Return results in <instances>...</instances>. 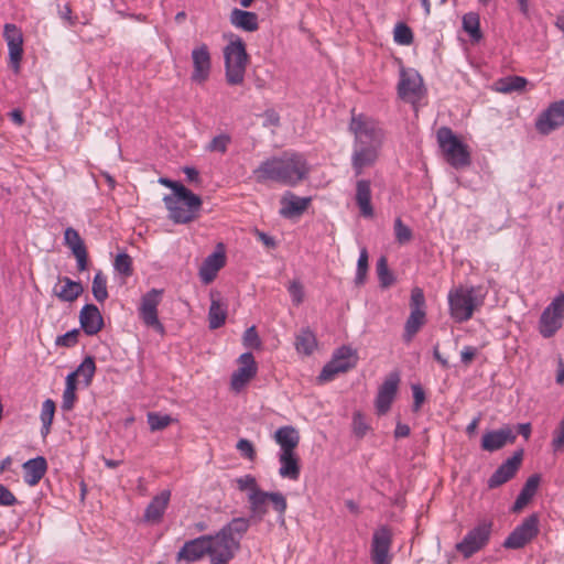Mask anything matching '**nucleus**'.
I'll return each instance as SVG.
<instances>
[{
  "mask_svg": "<svg viewBox=\"0 0 564 564\" xmlns=\"http://www.w3.org/2000/svg\"><path fill=\"white\" fill-rule=\"evenodd\" d=\"M349 128L355 134L351 165L358 176L365 169L376 163L382 144L383 132L378 122L364 115H354Z\"/></svg>",
  "mask_w": 564,
  "mask_h": 564,
  "instance_id": "1",
  "label": "nucleus"
},
{
  "mask_svg": "<svg viewBox=\"0 0 564 564\" xmlns=\"http://www.w3.org/2000/svg\"><path fill=\"white\" fill-rule=\"evenodd\" d=\"M308 165L302 154L284 152L280 156H271L262 161L252 171L254 181L259 184L275 182L285 186H295L308 175Z\"/></svg>",
  "mask_w": 564,
  "mask_h": 564,
  "instance_id": "2",
  "label": "nucleus"
},
{
  "mask_svg": "<svg viewBox=\"0 0 564 564\" xmlns=\"http://www.w3.org/2000/svg\"><path fill=\"white\" fill-rule=\"evenodd\" d=\"M250 522L246 518H234L216 534H206L207 555L212 564H228L240 547V540L248 531Z\"/></svg>",
  "mask_w": 564,
  "mask_h": 564,
  "instance_id": "3",
  "label": "nucleus"
},
{
  "mask_svg": "<svg viewBox=\"0 0 564 564\" xmlns=\"http://www.w3.org/2000/svg\"><path fill=\"white\" fill-rule=\"evenodd\" d=\"M224 58L226 82L231 86L241 85L245 82L249 55L239 36H230L229 43L224 47Z\"/></svg>",
  "mask_w": 564,
  "mask_h": 564,
  "instance_id": "4",
  "label": "nucleus"
},
{
  "mask_svg": "<svg viewBox=\"0 0 564 564\" xmlns=\"http://www.w3.org/2000/svg\"><path fill=\"white\" fill-rule=\"evenodd\" d=\"M475 288H454L448 292L449 314L457 323L471 318L476 307L482 304L484 299L475 294Z\"/></svg>",
  "mask_w": 564,
  "mask_h": 564,
  "instance_id": "5",
  "label": "nucleus"
},
{
  "mask_svg": "<svg viewBox=\"0 0 564 564\" xmlns=\"http://www.w3.org/2000/svg\"><path fill=\"white\" fill-rule=\"evenodd\" d=\"M436 139L446 161L455 169L468 166L470 154L453 130L448 127H441L436 132Z\"/></svg>",
  "mask_w": 564,
  "mask_h": 564,
  "instance_id": "6",
  "label": "nucleus"
},
{
  "mask_svg": "<svg viewBox=\"0 0 564 564\" xmlns=\"http://www.w3.org/2000/svg\"><path fill=\"white\" fill-rule=\"evenodd\" d=\"M248 501L251 516L262 520L268 512L267 503L270 501L279 514V521L284 523V514L288 508L285 497L281 492H268L258 490L248 494Z\"/></svg>",
  "mask_w": 564,
  "mask_h": 564,
  "instance_id": "7",
  "label": "nucleus"
},
{
  "mask_svg": "<svg viewBox=\"0 0 564 564\" xmlns=\"http://www.w3.org/2000/svg\"><path fill=\"white\" fill-rule=\"evenodd\" d=\"M356 364V351L348 346H341L334 352L332 360L324 366L318 376V380L321 382L330 381L338 373H344L354 368Z\"/></svg>",
  "mask_w": 564,
  "mask_h": 564,
  "instance_id": "8",
  "label": "nucleus"
},
{
  "mask_svg": "<svg viewBox=\"0 0 564 564\" xmlns=\"http://www.w3.org/2000/svg\"><path fill=\"white\" fill-rule=\"evenodd\" d=\"M564 319V293L557 294L544 308L539 322V329L544 338L552 337L561 327Z\"/></svg>",
  "mask_w": 564,
  "mask_h": 564,
  "instance_id": "9",
  "label": "nucleus"
},
{
  "mask_svg": "<svg viewBox=\"0 0 564 564\" xmlns=\"http://www.w3.org/2000/svg\"><path fill=\"white\" fill-rule=\"evenodd\" d=\"M540 519L538 513L527 517L507 536L503 546L510 550H519L529 544L540 532Z\"/></svg>",
  "mask_w": 564,
  "mask_h": 564,
  "instance_id": "10",
  "label": "nucleus"
},
{
  "mask_svg": "<svg viewBox=\"0 0 564 564\" xmlns=\"http://www.w3.org/2000/svg\"><path fill=\"white\" fill-rule=\"evenodd\" d=\"M163 202L169 210V217L175 224H188L197 217L202 206V199L198 196L197 204H191L189 199L180 196H164Z\"/></svg>",
  "mask_w": 564,
  "mask_h": 564,
  "instance_id": "11",
  "label": "nucleus"
},
{
  "mask_svg": "<svg viewBox=\"0 0 564 564\" xmlns=\"http://www.w3.org/2000/svg\"><path fill=\"white\" fill-rule=\"evenodd\" d=\"M162 290L152 289L147 292L139 306V317L147 327H151L160 334L164 333V326L158 316V306L161 302Z\"/></svg>",
  "mask_w": 564,
  "mask_h": 564,
  "instance_id": "12",
  "label": "nucleus"
},
{
  "mask_svg": "<svg viewBox=\"0 0 564 564\" xmlns=\"http://www.w3.org/2000/svg\"><path fill=\"white\" fill-rule=\"evenodd\" d=\"M491 522H480L465 535L462 542L456 544V550L465 557H470L488 543L491 534Z\"/></svg>",
  "mask_w": 564,
  "mask_h": 564,
  "instance_id": "13",
  "label": "nucleus"
},
{
  "mask_svg": "<svg viewBox=\"0 0 564 564\" xmlns=\"http://www.w3.org/2000/svg\"><path fill=\"white\" fill-rule=\"evenodd\" d=\"M398 94L406 101H415L423 94V80L414 69H401L398 83Z\"/></svg>",
  "mask_w": 564,
  "mask_h": 564,
  "instance_id": "14",
  "label": "nucleus"
},
{
  "mask_svg": "<svg viewBox=\"0 0 564 564\" xmlns=\"http://www.w3.org/2000/svg\"><path fill=\"white\" fill-rule=\"evenodd\" d=\"M239 367L231 375L230 386L235 392H240L256 377L258 366L251 352H245L238 358Z\"/></svg>",
  "mask_w": 564,
  "mask_h": 564,
  "instance_id": "15",
  "label": "nucleus"
},
{
  "mask_svg": "<svg viewBox=\"0 0 564 564\" xmlns=\"http://www.w3.org/2000/svg\"><path fill=\"white\" fill-rule=\"evenodd\" d=\"M193 72L191 75L192 82L196 84H204L210 75L212 57L209 48L205 43L195 46L192 50Z\"/></svg>",
  "mask_w": 564,
  "mask_h": 564,
  "instance_id": "16",
  "label": "nucleus"
},
{
  "mask_svg": "<svg viewBox=\"0 0 564 564\" xmlns=\"http://www.w3.org/2000/svg\"><path fill=\"white\" fill-rule=\"evenodd\" d=\"M564 124V100L555 101L544 110L535 122L536 130L549 134Z\"/></svg>",
  "mask_w": 564,
  "mask_h": 564,
  "instance_id": "17",
  "label": "nucleus"
},
{
  "mask_svg": "<svg viewBox=\"0 0 564 564\" xmlns=\"http://www.w3.org/2000/svg\"><path fill=\"white\" fill-rule=\"evenodd\" d=\"M391 543L392 534L388 527L382 525L373 532L370 552L372 564H390Z\"/></svg>",
  "mask_w": 564,
  "mask_h": 564,
  "instance_id": "18",
  "label": "nucleus"
},
{
  "mask_svg": "<svg viewBox=\"0 0 564 564\" xmlns=\"http://www.w3.org/2000/svg\"><path fill=\"white\" fill-rule=\"evenodd\" d=\"M3 37L8 44L10 66L18 73L23 55L22 32L15 24L7 23L3 29Z\"/></svg>",
  "mask_w": 564,
  "mask_h": 564,
  "instance_id": "19",
  "label": "nucleus"
},
{
  "mask_svg": "<svg viewBox=\"0 0 564 564\" xmlns=\"http://www.w3.org/2000/svg\"><path fill=\"white\" fill-rule=\"evenodd\" d=\"M522 456V451H518L503 462L488 479V487L494 489L510 480L519 469Z\"/></svg>",
  "mask_w": 564,
  "mask_h": 564,
  "instance_id": "20",
  "label": "nucleus"
},
{
  "mask_svg": "<svg viewBox=\"0 0 564 564\" xmlns=\"http://www.w3.org/2000/svg\"><path fill=\"white\" fill-rule=\"evenodd\" d=\"M517 438L516 432L509 425L499 430L485 433L481 440V448L487 452H496L507 444H512Z\"/></svg>",
  "mask_w": 564,
  "mask_h": 564,
  "instance_id": "21",
  "label": "nucleus"
},
{
  "mask_svg": "<svg viewBox=\"0 0 564 564\" xmlns=\"http://www.w3.org/2000/svg\"><path fill=\"white\" fill-rule=\"evenodd\" d=\"M400 377L398 373H390L378 390L376 398V409L379 414L389 411L398 391Z\"/></svg>",
  "mask_w": 564,
  "mask_h": 564,
  "instance_id": "22",
  "label": "nucleus"
},
{
  "mask_svg": "<svg viewBox=\"0 0 564 564\" xmlns=\"http://www.w3.org/2000/svg\"><path fill=\"white\" fill-rule=\"evenodd\" d=\"M64 243L72 250L73 256L77 261V269L85 271L88 265V254L84 240L78 231L73 227H68L64 232Z\"/></svg>",
  "mask_w": 564,
  "mask_h": 564,
  "instance_id": "23",
  "label": "nucleus"
},
{
  "mask_svg": "<svg viewBox=\"0 0 564 564\" xmlns=\"http://www.w3.org/2000/svg\"><path fill=\"white\" fill-rule=\"evenodd\" d=\"M206 535H200L196 539L189 540L184 543L177 552V561L196 562L204 555H207L208 544Z\"/></svg>",
  "mask_w": 564,
  "mask_h": 564,
  "instance_id": "24",
  "label": "nucleus"
},
{
  "mask_svg": "<svg viewBox=\"0 0 564 564\" xmlns=\"http://www.w3.org/2000/svg\"><path fill=\"white\" fill-rule=\"evenodd\" d=\"M280 215L284 218H292L302 215L311 203L310 197H300L292 192H286L281 197Z\"/></svg>",
  "mask_w": 564,
  "mask_h": 564,
  "instance_id": "25",
  "label": "nucleus"
},
{
  "mask_svg": "<svg viewBox=\"0 0 564 564\" xmlns=\"http://www.w3.org/2000/svg\"><path fill=\"white\" fill-rule=\"evenodd\" d=\"M79 322L84 332L89 335H96L104 326L102 316L98 307L94 304H86L79 313Z\"/></svg>",
  "mask_w": 564,
  "mask_h": 564,
  "instance_id": "26",
  "label": "nucleus"
},
{
  "mask_svg": "<svg viewBox=\"0 0 564 564\" xmlns=\"http://www.w3.org/2000/svg\"><path fill=\"white\" fill-rule=\"evenodd\" d=\"M171 499L170 490H162L154 496L144 510L143 519L150 523H159L169 506Z\"/></svg>",
  "mask_w": 564,
  "mask_h": 564,
  "instance_id": "27",
  "label": "nucleus"
},
{
  "mask_svg": "<svg viewBox=\"0 0 564 564\" xmlns=\"http://www.w3.org/2000/svg\"><path fill=\"white\" fill-rule=\"evenodd\" d=\"M278 458L280 463V477L293 481L297 480L301 474V466L296 453H279Z\"/></svg>",
  "mask_w": 564,
  "mask_h": 564,
  "instance_id": "28",
  "label": "nucleus"
},
{
  "mask_svg": "<svg viewBox=\"0 0 564 564\" xmlns=\"http://www.w3.org/2000/svg\"><path fill=\"white\" fill-rule=\"evenodd\" d=\"M47 469L46 459L42 456L29 459L23 464L24 481L29 486H35L43 478Z\"/></svg>",
  "mask_w": 564,
  "mask_h": 564,
  "instance_id": "29",
  "label": "nucleus"
},
{
  "mask_svg": "<svg viewBox=\"0 0 564 564\" xmlns=\"http://www.w3.org/2000/svg\"><path fill=\"white\" fill-rule=\"evenodd\" d=\"M356 204L360 209L361 216L371 218L373 207L371 205V185L368 180H359L356 184Z\"/></svg>",
  "mask_w": 564,
  "mask_h": 564,
  "instance_id": "30",
  "label": "nucleus"
},
{
  "mask_svg": "<svg viewBox=\"0 0 564 564\" xmlns=\"http://www.w3.org/2000/svg\"><path fill=\"white\" fill-rule=\"evenodd\" d=\"M274 440L280 446L279 453H294L300 442V435L294 427L282 426L275 431Z\"/></svg>",
  "mask_w": 564,
  "mask_h": 564,
  "instance_id": "31",
  "label": "nucleus"
},
{
  "mask_svg": "<svg viewBox=\"0 0 564 564\" xmlns=\"http://www.w3.org/2000/svg\"><path fill=\"white\" fill-rule=\"evenodd\" d=\"M224 264L225 254L223 252H213L204 260L199 269L200 280L204 283H210Z\"/></svg>",
  "mask_w": 564,
  "mask_h": 564,
  "instance_id": "32",
  "label": "nucleus"
},
{
  "mask_svg": "<svg viewBox=\"0 0 564 564\" xmlns=\"http://www.w3.org/2000/svg\"><path fill=\"white\" fill-rule=\"evenodd\" d=\"M230 22L234 26L247 32L258 30V15L251 11L234 9L230 13Z\"/></svg>",
  "mask_w": 564,
  "mask_h": 564,
  "instance_id": "33",
  "label": "nucleus"
},
{
  "mask_svg": "<svg viewBox=\"0 0 564 564\" xmlns=\"http://www.w3.org/2000/svg\"><path fill=\"white\" fill-rule=\"evenodd\" d=\"M64 283L61 289L54 288V294L64 302H74L84 292V288L80 282L70 280L64 276L59 280Z\"/></svg>",
  "mask_w": 564,
  "mask_h": 564,
  "instance_id": "34",
  "label": "nucleus"
},
{
  "mask_svg": "<svg viewBox=\"0 0 564 564\" xmlns=\"http://www.w3.org/2000/svg\"><path fill=\"white\" fill-rule=\"evenodd\" d=\"M539 482L540 477L538 475H532L528 478L512 506L514 512H519L529 503L538 490Z\"/></svg>",
  "mask_w": 564,
  "mask_h": 564,
  "instance_id": "35",
  "label": "nucleus"
},
{
  "mask_svg": "<svg viewBox=\"0 0 564 564\" xmlns=\"http://www.w3.org/2000/svg\"><path fill=\"white\" fill-rule=\"evenodd\" d=\"M295 349L299 354L310 356L317 347L315 334L308 328H302L295 336Z\"/></svg>",
  "mask_w": 564,
  "mask_h": 564,
  "instance_id": "36",
  "label": "nucleus"
},
{
  "mask_svg": "<svg viewBox=\"0 0 564 564\" xmlns=\"http://www.w3.org/2000/svg\"><path fill=\"white\" fill-rule=\"evenodd\" d=\"M227 317V305L220 300L212 299L208 311V322L210 329H217L223 326Z\"/></svg>",
  "mask_w": 564,
  "mask_h": 564,
  "instance_id": "37",
  "label": "nucleus"
},
{
  "mask_svg": "<svg viewBox=\"0 0 564 564\" xmlns=\"http://www.w3.org/2000/svg\"><path fill=\"white\" fill-rule=\"evenodd\" d=\"M425 323V311H411L404 325V340L411 341Z\"/></svg>",
  "mask_w": 564,
  "mask_h": 564,
  "instance_id": "38",
  "label": "nucleus"
},
{
  "mask_svg": "<svg viewBox=\"0 0 564 564\" xmlns=\"http://www.w3.org/2000/svg\"><path fill=\"white\" fill-rule=\"evenodd\" d=\"M95 371H96L95 360L91 356H87L82 361V364L76 368V370L70 372L69 375H74L73 376L74 383L77 384V379L79 377H83L85 384L88 386L91 382Z\"/></svg>",
  "mask_w": 564,
  "mask_h": 564,
  "instance_id": "39",
  "label": "nucleus"
},
{
  "mask_svg": "<svg viewBox=\"0 0 564 564\" xmlns=\"http://www.w3.org/2000/svg\"><path fill=\"white\" fill-rule=\"evenodd\" d=\"M159 183L171 188L173 191L172 196H180L181 198H187L189 199L191 204H197L198 202V195L191 192L188 188H186L183 184L176 181H172L166 177H160Z\"/></svg>",
  "mask_w": 564,
  "mask_h": 564,
  "instance_id": "40",
  "label": "nucleus"
},
{
  "mask_svg": "<svg viewBox=\"0 0 564 564\" xmlns=\"http://www.w3.org/2000/svg\"><path fill=\"white\" fill-rule=\"evenodd\" d=\"M528 80L521 76H507L497 82V90L503 94L524 89Z\"/></svg>",
  "mask_w": 564,
  "mask_h": 564,
  "instance_id": "41",
  "label": "nucleus"
},
{
  "mask_svg": "<svg viewBox=\"0 0 564 564\" xmlns=\"http://www.w3.org/2000/svg\"><path fill=\"white\" fill-rule=\"evenodd\" d=\"M462 23L464 31L469 34L471 40L479 41L482 37L478 13L468 12L464 14Z\"/></svg>",
  "mask_w": 564,
  "mask_h": 564,
  "instance_id": "42",
  "label": "nucleus"
},
{
  "mask_svg": "<svg viewBox=\"0 0 564 564\" xmlns=\"http://www.w3.org/2000/svg\"><path fill=\"white\" fill-rule=\"evenodd\" d=\"M55 408H56L55 402L51 399H46L42 403L40 419L42 422L41 435L43 437H45L51 431V425L53 423V419H54V414H55Z\"/></svg>",
  "mask_w": 564,
  "mask_h": 564,
  "instance_id": "43",
  "label": "nucleus"
},
{
  "mask_svg": "<svg viewBox=\"0 0 564 564\" xmlns=\"http://www.w3.org/2000/svg\"><path fill=\"white\" fill-rule=\"evenodd\" d=\"M74 375H67L65 389L62 395V410L65 412L72 411L74 409L75 402L77 400L76 389L77 384L73 381Z\"/></svg>",
  "mask_w": 564,
  "mask_h": 564,
  "instance_id": "44",
  "label": "nucleus"
},
{
  "mask_svg": "<svg viewBox=\"0 0 564 564\" xmlns=\"http://www.w3.org/2000/svg\"><path fill=\"white\" fill-rule=\"evenodd\" d=\"M91 292L97 302H105L108 297L107 278L101 271H98L93 280Z\"/></svg>",
  "mask_w": 564,
  "mask_h": 564,
  "instance_id": "45",
  "label": "nucleus"
},
{
  "mask_svg": "<svg viewBox=\"0 0 564 564\" xmlns=\"http://www.w3.org/2000/svg\"><path fill=\"white\" fill-rule=\"evenodd\" d=\"M231 143V137L228 133H220L214 137L210 142L206 145V151L226 153L229 144Z\"/></svg>",
  "mask_w": 564,
  "mask_h": 564,
  "instance_id": "46",
  "label": "nucleus"
},
{
  "mask_svg": "<svg viewBox=\"0 0 564 564\" xmlns=\"http://www.w3.org/2000/svg\"><path fill=\"white\" fill-rule=\"evenodd\" d=\"M113 268L121 275L130 276L133 272L131 257L126 252L118 253L113 262Z\"/></svg>",
  "mask_w": 564,
  "mask_h": 564,
  "instance_id": "47",
  "label": "nucleus"
},
{
  "mask_svg": "<svg viewBox=\"0 0 564 564\" xmlns=\"http://www.w3.org/2000/svg\"><path fill=\"white\" fill-rule=\"evenodd\" d=\"M368 271V251L366 248H362L359 253V258L357 261V270L355 276V283L357 285H362L366 281V275Z\"/></svg>",
  "mask_w": 564,
  "mask_h": 564,
  "instance_id": "48",
  "label": "nucleus"
},
{
  "mask_svg": "<svg viewBox=\"0 0 564 564\" xmlns=\"http://www.w3.org/2000/svg\"><path fill=\"white\" fill-rule=\"evenodd\" d=\"M393 37L400 45H410L413 42L412 30L404 23H398L395 25Z\"/></svg>",
  "mask_w": 564,
  "mask_h": 564,
  "instance_id": "49",
  "label": "nucleus"
},
{
  "mask_svg": "<svg viewBox=\"0 0 564 564\" xmlns=\"http://www.w3.org/2000/svg\"><path fill=\"white\" fill-rule=\"evenodd\" d=\"M377 273L381 286L387 288L392 284L393 276L388 269L387 259L381 257L377 262Z\"/></svg>",
  "mask_w": 564,
  "mask_h": 564,
  "instance_id": "50",
  "label": "nucleus"
},
{
  "mask_svg": "<svg viewBox=\"0 0 564 564\" xmlns=\"http://www.w3.org/2000/svg\"><path fill=\"white\" fill-rule=\"evenodd\" d=\"M172 422V417L167 414H159V413H149L148 414V423L150 425L151 431H160L165 429Z\"/></svg>",
  "mask_w": 564,
  "mask_h": 564,
  "instance_id": "51",
  "label": "nucleus"
},
{
  "mask_svg": "<svg viewBox=\"0 0 564 564\" xmlns=\"http://www.w3.org/2000/svg\"><path fill=\"white\" fill-rule=\"evenodd\" d=\"M394 235L395 239L399 243L403 245L411 240L412 238V230L403 224L401 218H397L394 220Z\"/></svg>",
  "mask_w": 564,
  "mask_h": 564,
  "instance_id": "52",
  "label": "nucleus"
},
{
  "mask_svg": "<svg viewBox=\"0 0 564 564\" xmlns=\"http://www.w3.org/2000/svg\"><path fill=\"white\" fill-rule=\"evenodd\" d=\"M288 291L294 305H300L304 301V289L300 281L294 280L289 283Z\"/></svg>",
  "mask_w": 564,
  "mask_h": 564,
  "instance_id": "53",
  "label": "nucleus"
},
{
  "mask_svg": "<svg viewBox=\"0 0 564 564\" xmlns=\"http://www.w3.org/2000/svg\"><path fill=\"white\" fill-rule=\"evenodd\" d=\"M551 445L554 452H560L564 448V415L553 432V440Z\"/></svg>",
  "mask_w": 564,
  "mask_h": 564,
  "instance_id": "54",
  "label": "nucleus"
},
{
  "mask_svg": "<svg viewBox=\"0 0 564 564\" xmlns=\"http://www.w3.org/2000/svg\"><path fill=\"white\" fill-rule=\"evenodd\" d=\"M238 489L241 491L248 490L249 492L258 491L260 488L258 487L257 480L252 475H245L237 479Z\"/></svg>",
  "mask_w": 564,
  "mask_h": 564,
  "instance_id": "55",
  "label": "nucleus"
},
{
  "mask_svg": "<svg viewBox=\"0 0 564 564\" xmlns=\"http://www.w3.org/2000/svg\"><path fill=\"white\" fill-rule=\"evenodd\" d=\"M236 448L239 451L241 456L248 458L249 460H253L256 458L254 447L249 440L240 438L236 445Z\"/></svg>",
  "mask_w": 564,
  "mask_h": 564,
  "instance_id": "56",
  "label": "nucleus"
},
{
  "mask_svg": "<svg viewBox=\"0 0 564 564\" xmlns=\"http://www.w3.org/2000/svg\"><path fill=\"white\" fill-rule=\"evenodd\" d=\"M352 430L357 437H364L369 430V425L359 412L352 416Z\"/></svg>",
  "mask_w": 564,
  "mask_h": 564,
  "instance_id": "57",
  "label": "nucleus"
},
{
  "mask_svg": "<svg viewBox=\"0 0 564 564\" xmlns=\"http://www.w3.org/2000/svg\"><path fill=\"white\" fill-rule=\"evenodd\" d=\"M242 339H243V345L246 347L259 348L261 346V340L259 338V335H258L254 326H251L246 329Z\"/></svg>",
  "mask_w": 564,
  "mask_h": 564,
  "instance_id": "58",
  "label": "nucleus"
},
{
  "mask_svg": "<svg viewBox=\"0 0 564 564\" xmlns=\"http://www.w3.org/2000/svg\"><path fill=\"white\" fill-rule=\"evenodd\" d=\"M425 297L424 293L420 288H414L411 292L410 307L411 311H424Z\"/></svg>",
  "mask_w": 564,
  "mask_h": 564,
  "instance_id": "59",
  "label": "nucleus"
},
{
  "mask_svg": "<svg viewBox=\"0 0 564 564\" xmlns=\"http://www.w3.org/2000/svg\"><path fill=\"white\" fill-rule=\"evenodd\" d=\"M79 330L73 329L56 338L57 346L72 347L78 340Z\"/></svg>",
  "mask_w": 564,
  "mask_h": 564,
  "instance_id": "60",
  "label": "nucleus"
},
{
  "mask_svg": "<svg viewBox=\"0 0 564 564\" xmlns=\"http://www.w3.org/2000/svg\"><path fill=\"white\" fill-rule=\"evenodd\" d=\"M18 503L17 497L4 485L0 484V506L12 507Z\"/></svg>",
  "mask_w": 564,
  "mask_h": 564,
  "instance_id": "61",
  "label": "nucleus"
},
{
  "mask_svg": "<svg viewBox=\"0 0 564 564\" xmlns=\"http://www.w3.org/2000/svg\"><path fill=\"white\" fill-rule=\"evenodd\" d=\"M413 410L419 411L425 401V392L420 384L412 386Z\"/></svg>",
  "mask_w": 564,
  "mask_h": 564,
  "instance_id": "62",
  "label": "nucleus"
},
{
  "mask_svg": "<svg viewBox=\"0 0 564 564\" xmlns=\"http://www.w3.org/2000/svg\"><path fill=\"white\" fill-rule=\"evenodd\" d=\"M253 234L257 237V239L263 243V246L265 248L274 249L276 247V245H278L276 240L272 236H270L259 229H254Z\"/></svg>",
  "mask_w": 564,
  "mask_h": 564,
  "instance_id": "63",
  "label": "nucleus"
},
{
  "mask_svg": "<svg viewBox=\"0 0 564 564\" xmlns=\"http://www.w3.org/2000/svg\"><path fill=\"white\" fill-rule=\"evenodd\" d=\"M476 355H477V348H475L473 346H465L460 352L462 362L465 366H468L473 361V359L475 358Z\"/></svg>",
  "mask_w": 564,
  "mask_h": 564,
  "instance_id": "64",
  "label": "nucleus"
}]
</instances>
